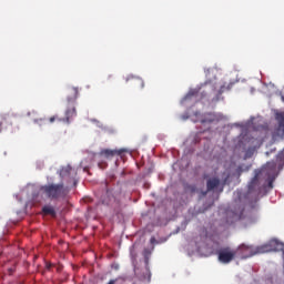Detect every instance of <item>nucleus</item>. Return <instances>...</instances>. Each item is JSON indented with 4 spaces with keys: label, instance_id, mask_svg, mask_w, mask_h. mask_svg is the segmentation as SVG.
I'll use <instances>...</instances> for the list:
<instances>
[{
    "label": "nucleus",
    "instance_id": "a211bd4d",
    "mask_svg": "<svg viewBox=\"0 0 284 284\" xmlns=\"http://www.w3.org/2000/svg\"><path fill=\"white\" fill-rule=\"evenodd\" d=\"M118 282V278L116 280H111L108 284H115Z\"/></svg>",
    "mask_w": 284,
    "mask_h": 284
},
{
    "label": "nucleus",
    "instance_id": "20e7f679",
    "mask_svg": "<svg viewBox=\"0 0 284 284\" xmlns=\"http://www.w3.org/2000/svg\"><path fill=\"white\" fill-rule=\"evenodd\" d=\"M273 251L275 250L273 248L272 244H265L257 247L243 244L236 251V255H239L242 260H246L254 255L270 253Z\"/></svg>",
    "mask_w": 284,
    "mask_h": 284
},
{
    "label": "nucleus",
    "instance_id": "412c9836",
    "mask_svg": "<svg viewBox=\"0 0 284 284\" xmlns=\"http://www.w3.org/2000/svg\"><path fill=\"white\" fill-rule=\"evenodd\" d=\"M150 242L151 244L155 243V237H151Z\"/></svg>",
    "mask_w": 284,
    "mask_h": 284
},
{
    "label": "nucleus",
    "instance_id": "5701e85b",
    "mask_svg": "<svg viewBox=\"0 0 284 284\" xmlns=\"http://www.w3.org/2000/svg\"><path fill=\"white\" fill-rule=\"evenodd\" d=\"M112 268L119 270V266L118 265H112Z\"/></svg>",
    "mask_w": 284,
    "mask_h": 284
},
{
    "label": "nucleus",
    "instance_id": "1a4fd4ad",
    "mask_svg": "<svg viewBox=\"0 0 284 284\" xmlns=\"http://www.w3.org/2000/svg\"><path fill=\"white\" fill-rule=\"evenodd\" d=\"M220 121V115H217L216 113H205L204 116L200 120V122L202 124L204 123H214V122H219Z\"/></svg>",
    "mask_w": 284,
    "mask_h": 284
},
{
    "label": "nucleus",
    "instance_id": "6ab92c4d",
    "mask_svg": "<svg viewBox=\"0 0 284 284\" xmlns=\"http://www.w3.org/2000/svg\"><path fill=\"white\" fill-rule=\"evenodd\" d=\"M2 120L3 121L8 120V114L2 115Z\"/></svg>",
    "mask_w": 284,
    "mask_h": 284
},
{
    "label": "nucleus",
    "instance_id": "ddd939ff",
    "mask_svg": "<svg viewBox=\"0 0 284 284\" xmlns=\"http://www.w3.org/2000/svg\"><path fill=\"white\" fill-rule=\"evenodd\" d=\"M143 256H144V262H145V264H146V266H148V265H149L150 257H151V252H150V250L145 248V250L143 251Z\"/></svg>",
    "mask_w": 284,
    "mask_h": 284
},
{
    "label": "nucleus",
    "instance_id": "2eb2a0df",
    "mask_svg": "<svg viewBox=\"0 0 284 284\" xmlns=\"http://www.w3.org/2000/svg\"><path fill=\"white\" fill-rule=\"evenodd\" d=\"M207 239V231L206 229H201V240L205 242Z\"/></svg>",
    "mask_w": 284,
    "mask_h": 284
},
{
    "label": "nucleus",
    "instance_id": "4be33fe9",
    "mask_svg": "<svg viewBox=\"0 0 284 284\" xmlns=\"http://www.w3.org/2000/svg\"><path fill=\"white\" fill-rule=\"evenodd\" d=\"M3 125V122H0V133L3 131L1 126Z\"/></svg>",
    "mask_w": 284,
    "mask_h": 284
},
{
    "label": "nucleus",
    "instance_id": "f8f14e48",
    "mask_svg": "<svg viewBox=\"0 0 284 284\" xmlns=\"http://www.w3.org/2000/svg\"><path fill=\"white\" fill-rule=\"evenodd\" d=\"M42 213H43L44 215H50V216H52V217L55 216V211H54L53 206H44V207L42 209Z\"/></svg>",
    "mask_w": 284,
    "mask_h": 284
},
{
    "label": "nucleus",
    "instance_id": "6e6552de",
    "mask_svg": "<svg viewBox=\"0 0 284 284\" xmlns=\"http://www.w3.org/2000/svg\"><path fill=\"white\" fill-rule=\"evenodd\" d=\"M273 139H284V114L280 115L278 125L273 131Z\"/></svg>",
    "mask_w": 284,
    "mask_h": 284
},
{
    "label": "nucleus",
    "instance_id": "0eeeda50",
    "mask_svg": "<svg viewBox=\"0 0 284 284\" xmlns=\"http://www.w3.org/2000/svg\"><path fill=\"white\" fill-rule=\"evenodd\" d=\"M126 150L125 149H102L100 151V156H103L106 160H111L113 159L115 155L121 156L123 153H125Z\"/></svg>",
    "mask_w": 284,
    "mask_h": 284
},
{
    "label": "nucleus",
    "instance_id": "b1692460",
    "mask_svg": "<svg viewBox=\"0 0 284 284\" xmlns=\"http://www.w3.org/2000/svg\"><path fill=\"white\" fill-rule=\"evenodd\" d=\"M209 84H211V81L210 82H205V87H207Z\"/></svg>",
    "mask_w": 284,
    "mask_h": 284
},
{
    "label": "nucleus",
    "instance_id": "4468645a",
    "mask_svg": "<svg viewBox=\"0 0 284 284\" xmlns=\"http://www.w3.org/2000/svg\"><path fill=\"white\" fill-rule=\"evenodd\" d=\"M133 84L140 85V89L144 88V81L141 78H133Z\"/></svg>",
    "mask_w": 284,
    "mask_h": 284
},
{
    "label": "nucleus",
    "instance_id": "cd10ccee",
    "mask_svg": "<svg viewBox=\"0 0 284 284\" xmlns=\"http://www.w3.org/2000/svg\"><path fill=\"white\" fill-rule=\"evenodd\" d=\"M148 278H149V281H150V278H151V275H150V274H149V277H148Z\"/></svg>",
    "mask_w": 284,
    "mask_h": 284
},
{
    "label": "nucleus",
    "instance_id": "c85d7f7f",
    "mask_svg": "<svg viewBox=\"0 0 284 284\" xmlns=\"http://www.w3.org/2000/svg\"><path fill=\"white\" fill-rule=\"evenodd\" d=\"M216 87L213 88V91H215Z\"/></svg>",
    "mask_w": 284,
    "mask_h": 284
},
{
    "label": "nucleus",
    "instance_id": "423d86ee",
    "mask_svg": "<svg viewBox=\"0 0 284 284\" xmlns=\"http://www.w3.org/2000/svg\"><path fill=\"white\" fill-rule=\"evenodd\" d=\"M236 255L237 252L232 250L231 247H222L217 251L219 261L223 264L231 263Z\"/></svg>",
    "mask_w": 284,
    "mask_h": 284
},
{
    "label": "nucleus",
    "instance_id": "9b49d317",
    "mask_svg": "<svg viewBox=\"0 0 284 284\" xmlns=\"http://www.w3.org/2000/svg\"><path fill=\"white\" fill-rule=\"evenodd\" d=\"M199 97V90L197 89H192L189 91V93L184 97V101L191 100L192 98H197Z\"/></svg>",
    "mask_w": 284,
    "mask_h": 284
},
{
    "label": "nucleus",
    "instance_id": "aec40b11",
    "mask_svg": "<svg viewBox=\"0 0 284 284\" xmlns=\"http://www.w3.org/2000/svg\"><path fill=\"white\" fill-rule=\"evenodd\" d=\"M43 121H44V119H37L36 123L43 122Z\"/></svg>",
    "mask_w": 284,
    "mask_h": 284
},
{
    "label": "nucleus",
    "instance_id": "393cba45",
    "mask_svg": "<svg viewBox=\"0 0 284 284\" xmlns=\"http://www.w3.org/2000/svg\"><path fill=\"white\" fill-rule=\"evenodd\" d=\"M110 79H112V75L110 74V75H108V80H110Z\"/></svg>",
    "mask_w": 284,
    "mask_h": 284
},
{
    "label": "nucleus",
    "instance_id": "c756f323",
    "mask_svg": "<svg viewBox=\"0 0 284 284\" xmlns=\"http://www.w3.org/2000/svg\"><path fill=\"white\" fill-rule=\"evenodd\" d=\"M148 273H149V268H146Z\"/></svg>",
    "mask_w": 284,
    "mask_h": 284
},
{
    "label": "nucleus",
    "instance_id": "f03ea898",
    "mask_svg": "<svg viewBox=\"0 0 284 284\" xmlns=\"http://www.w3.org/2000/svg\"><path fill=\"white\" fill-rule=\"evenodd\" d=\"M79 95V90L75 87H72L68 90V97H67V108L64 111V118H60L59 121L70 124V122L77 118V99Z\"/></svg>",
    "mask_w": 284,
    "mask_h": 284
},
{
    "label": "nucleus",
    "instance_id": "39448f33",
    "mask_svg": "<svg viewBox=\"0 0 284 284\" xmlns=\"http://www.w3.org/2000/svg\"><path fill=\"white\" fill-rule=\"evenodd\" d=\"M230 175H227L225 178V180H223V182H221L220 178H217V175H214L213 178H209L207 174L204 175V179L206 180V190L207 192H212L216 189H219L221 186V192H223L224 186L227 183Z\"/></svg>",
    "mask_w": 284,
    "mask_h": 284
},
{
    "label": "nucleus",
    "instance_id": "bb28decb",
    "mask_svg": "<svg viewBox=\"0 0 284 284\" xmlns=\"http://www.w3.org/2000/svg\"><path fill=\"white\" fill-rule=\"evenodd\" d=\"M47 267H48V268H50V267H51V265H47Z\"/></svg>",
    "mask_w": 284,
    "mask_h": 284
},
{
    "label": "nucleus",
    "instance_id": "f3484780",
    "mask_svg": "<svg viewBox=\"0 0 284 284\" xmlns=\"http://www.w3.org/2000/svg\"><path fill=\"white\" fill-rule=\"evenodd\" d=\"M61 118H58L57 115H52L50 119H49V122L50 123H53L55 120H60Z\"/></svg>",
    "mask_w": 284,
    "mask_h": 284
},
{
    "label": "nucleus",
    "instance_id": "dca6fc26",
    "mask_svg": "<svg viewBox=\"0 0 284 284\" xmlns=\"http://www.w3.org/2000/svg\"><path fill=\"white\" fill-rule=\"evenodd\" d=\"M98 165L101 170H104L108 166V163L106 162H99Z\"/></svg>",
    "mask_w": 284,
    "mask_h": 284
},
{
    "label": "nucleus",
    "instance_id": "7ed1b4c3",
    "mask_svg": "<svg viewBox=\"0 0 284 284\" xmlns=\"http://www.w3.org/2000/svg\"><path fill=\"white\" fill-rule=\"evenodd\" d=\"M40 191L47 199L53 202L64 200L69 193V189H65L62 182L60 184H44Z\"/></svg>",
    "mask_w": 284,
    "mask_h": 284
},
{
    "label": "nucleus",
    "instance_id": "f257e3e1",
    "mask_svg": "<svg viewBox=\"0 0 284 284\" xmlns=\"http://www.w3.org/2000/svg\"><path fill=\"white\" fill-rule=\"evenodd\" d=\"M276 163L268 162L266 166L261 169V171H255V176L248 184V194H254L258 197L264 190H266V184H261V178L265 176L270 189H273V182L275 181Z\"/></svg>",
    "mask_w": 284,
    "mask_h": 284
},
{
    "label": "nucleus",
    "instance_id": "a878e982",
    "mask_svg": "<svg viewBox=\"0 0 284 284\" xmlns=\"http://www.w3.org/2000/svg\"><path fill=\"white\" fill-rule=\"evenodd\" d=\"M282 100H283V102H284V95H282Z\"/></svg>",
    "mask_w": 284,
    "mask_h": 284
},
{
    "label": "nucleus",
    "instance_id": "9d476101",
    "mask_svg": "<svg viewBox=\"0 0 284 284\" xmlns=\"http://www.w3.org/2000/svg\"><path fill=\"white\" fill-rule=\"evenodd\" d=\"M71 171H72V166H71V165H65V166H63V168L61 169V171H60V176H61L62 179H64V178H67V176L70 175Z\"/></svg>",
    "mask_w": 284,
    "mask_h": 284
}]
</instances>
